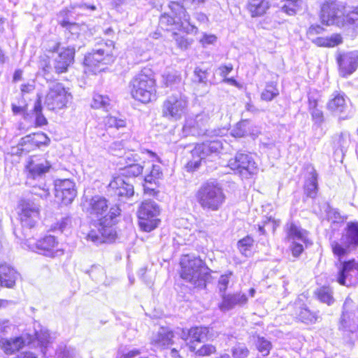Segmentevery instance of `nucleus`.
<instances>
[{"mask_svg": "<svg viewBox=\"0 0 358 358\" xmlns=\"http://www.w3.org/2000/svg\"><path fill=\"white\" fill-rule=\"evenodd\" d=\"M180 265V276L183 280L195 287H206L210 270L200 257L185 255L181 259Z\"/></svg>", "mask_w": 358, "mask_h": 358, "instance_id": "obj_1", "label": "nucleus"}, {"mask_svg": "<svg viewBox=\"0 0 358 358\" xmlns=\"http://www.w3.org/2000/svg\"><path fill=\"white\" fill-rule=\"evenodd\" d=\"M194 196L200 207L208 211L219 210L226 199L221 185L215 180L203 182L196 192Z\"/></svg>", "mask_w": 358, "mask_h": 358, "instance_id": "obj_2", "label": "nucleus"}, {"mask_svg": "<svg viewBox=\"0 0 358 358\" xmlns=\"http://www.w3.org/2000/svg\"><path fill=\"white\" fill-rule=\"evenodd\" d=\"M51 168V164L45 158H31L25 165L27 172V184L33 187L31 193L42 199H46L50 195L49 188L46 184L41 185L34 183V180L43 179L46 173Z\"/></svg>", "mask_w": 358, "mask_h": 358, "instance_id": "obj_3", "label": "nucleus"}, {"mask_svg": "<svg viewBox=\"0 0 358 358\" xmlns=\"http://www.w3.org/2000/svg\"><path fill=\"white\" fill-rule=\"evenodd\" d=\"M131 96L143 103H148L156 96L155 80L150 70H143L130 82Z\"/></svg>", "mask_w": 358, "mask_h": 358, "instance_id": "obj_4", "label": "nucleus"}, {"mask_svg": "<svg viewBox=\"0 0 358 358\" xmlns=\"http://www.w3.org/2000/svg\"><path fill=\"white\" fill-rule=\"evenodd\" d=\"M120 215V209L117 207L110 208L108 213L100 219L98 222V230L91 229L86 236V239L98 245L103 243L106 239L111 241L115 239L116 232L113 228L114 220Z\"/></svg>", "mask_w": 358, "mask_h": 358, "instance_id": "obj_5", "label": "nucleus"}, {"mask_svg": "<svg viewBox=\"0 0 358 358\" xmlns=\"http://www.w3.org/2000/svg\"><path fill=\"white\" fill-rule=\"evenodd\" d=\"M169 7L175 17L166 13L162 15L159 18V26L162 29L169 30L170 27L176 24L187 33L196 32L197 28L190 23V16L183 6L177 2H171Z\"/></svg>", "mask_w": 358, "mask_h": 358, "instance_id": "obj_6", "label": "nucleus"}, {"mask_svg": "<svg viewBox=\"0 0 358 358\" xmlns=\"http://www.w3.org/2000/svg\"><path fill=\"white\" fill-rule=\"evenodd\" d=\"M331 247L334 255L341 260L358 247V222H348L339 241H332Z\"/></svg>", "mask_w": 358, "mask_h": 358, "instance_id": "obj_7", "label": "nucleus"}, {"mask_svg": "<svg viewBox=\"0 0 358 358\" xmlns=\"http://www.w3.org/2000/svg\"><path fill=\"white\" fill-rule=\"evenodd\" d=\"M188 99L181 92L168 96L162 106V115L169 121L180 120L187 112Z\"/></svg>", "mask_w": 358, "mask_h": 358, "instance_id": "obj_8", "label": "nucleus"}, {"mask_svg": "<svg viewBox=\"0 0 358 358\" xmlns=\"http://www.w3.org/2000/svg\"><path fill=\"white\" fill-rule=\"evenodd\" d=\"M159 207L153 201L143 202L138 210L139 226L145 231L155 229L160 220L157 218L159 215Z\"/></svg>", "mask_w": 358, "mask_h": 358, "instance_id": "obj_9", "label": "nucleus"}, {"mask_svg": "<svg viewBox=\"0 0 358 358\" xmlns=\"http://www.w3.org/2000/svg\"><path fill=\"white\" fill-rule=\"evenodd\" d=\"M210 117L208 114L201 113L188 117L182 127V132L185 136H211L208 130Z\"/></svg>", "mask_w": 358, "mask_h": 358, "instance_id": "obj_10", "label": "nucleus"}, {"mask_svg": "<svg viewBox=\"0 0 358 358\" xmlns=\"http://www.w3.org/2000/svg\"><path fill=\"white\" fill-rule=\"evenodd\" d=\"M71 98V94L68 92L62 84L53 83L49 87L44 104L48 110H59L66 106Z\"/></svg>", "mask_w": 358, "mask_h": 358, "instance_id": "obj_11", "label": "nucleus"}, {"mask_svg": "<svg viewBox=\"0 0 358 358\" xmlns=\"http://www.w3.org/2000/svg\"><path fill=\"white\" fill-rule=\"evenodd\" d=\"M287 239L289 242V248L294 257H299L303 251V244L310 245L307 231L294 223H290L287 228Z\"/></svg>", "mask_w": 358, "mask_h": 358, "instance_id": "obj_12", "label": "nucleus"}, {"mask_svg": "<svg viewBox=\"0 0 358 358\" xmlns=\"http://www.w3.org/2000/svg\"><path fill=\"white\" fill-rule=\"evenodd\" d=\"M19 217L22 227L32 228L34 227L39 215V204L34 199H23L19 203Z\"/></svg>", "mask_w": 358, "mask_h": 358, "instance_id": "obj_13", "label": "nucleus"}, {"mask_svg": "<svg viewBox=\"0 0 358 358\" xmlns=\"http://www.w3.org/2000/svg\"><path fill=\"white\" fill-rule=\"evenodd\" d=\"M336 281L346 287L358 285V262L352 259L343 262L336 275Z\"/></svg>", "mask_w": 358, "mask_h": 358, "instance_id": "obj_14", "label": "nucleus"}, {"mask_svg": "<svg viewBox=\"0 0 358 358\" xmlns=\"http://www.w3.org/2000/svg\"><path fill=\"white\" fill-rule=\"evenodd\" d=\"M106 43L104 47L93 50L85 57L84 64L90 67H96L99 64H108L112 61L113 45Z\"/></svg>", "mask_w": 358, "mask_h": 358, "instance_id": "obj_15", "label": "nucleus"}, {"mask_svg": "<svg viewBox=\"0 0 358 358\" xmlns=\"http://www.w3.org/2000/svg\"><path fill=\"white\" fill-rule=\"evenodd\" d=\"M31 250L45 256L54 257L62 255L63 249L59 247V243L54 236H45L38 240Z\"/></svg>", "mask_w": 358, "mask_h": 358, "instance_id": "obj_16", "label": "nucleus"}, {"mask_svg": "<svg viewBox=\"0 0 358 358\" xmlns=\"http://www.w3.org/2000/svg\"><path fill=\"white\" fill-rule=\"evenodd\" d=\"M220 144L217 141H211L207 143L189 144L181 148L182 151L179 152L181 155H187L191 154L192 157H208L216 153Z\"/></svg>", "mask_w": 358, "mask_h": 358, "instance_id": "obj_17", "label": "nucleus"}, {"mask_svg": "<svg viewBox=\"0 0 358 358\" xmlns=\"http://www.w3.org/2000/svg\"><path fill=\"white\" fill-rule=\"evenodd\" d=\"M342 10L335 2H327L321 8L320 18L322 22L327 25L336 24L341 26Z\"/></svg>", "mask_w": 358, "mask_h": 358, "instance_id": "obj_18", "label": "nucleus"}, {"mask_svg": "<svg viewBox=\"0 0 358 358\" xmlns=\"http://www.w3.org/2000/svg\"><path fill=\"white\" fill-rule=\"evenodd\" d=\"M75 48L68 47L63 48L54 58V71L57 74L67 71L69 66L72 64L74 58Z\"/></svg>", "mask_w": 358, "mask_h": 358, "instance_id": "obj_19", "label": "nucleus"}, {"mask_svg": "<svg viewBox=\"0 0 358 358\" xmlns=\"http://www.w3.org/2000/svg\"><path fill=\"white\" fill-rule=\"evenodd\" d=\"M250 158H230L228 166L231 169L237 171L245 178L255 173L257 166Z\"/></svg>", "mask_w": 358, "mask_h": 358, "instance_id": "obj_20", "label": "nucleus"}, {"mask_svg": "<svg viewBox=\"0 0 358 358\" xmlns=\"http://www.w3.org/2000/svg\"><path fill=\"white\" fill-rule=\"evenodd\" d=\"M340 73L345 77L352 74L358 66V55L350 52L341 55L338 58Z\"/></svg>", "mask_w": 358, "mask_h": 358, "instance_id": "obj_21", "label": "nucleus"}, {"mask_svg": "<svg viewBox=\"0 0 358 358\" xmlns=\"http://www.w3.org/2000/svg\"><path fill=\"white\" fill-rule=\"evenodd\" d=\"M208 334V329L205 327H192L189 330H182L180 337L185 341H189V350L192 352L195 351L196 348L194 347L192 343L194 341L196 342H202L206 338Z\"/></svg>", "mask_w": 358, "mask_h": 358, "instance_id": "obj_22", "label": "nucleus"}, {"mask_svg": "<svg viewBox=\"0 0 358 358\" xmlns=\"http://www.w3.org/2000/svg\"><path fill=\"white\" fill-rule=\"evenodd\" d=\"M109 187L120 199H130L134 195L133 185L126 182L122 177L114 178L110 182Z\"/></svg>", "mask_w": 358, "mask_h": 358, "instance_id": "obj_23", "label": "nucleus"}, {"mask_svg": "<svg viewBox=\"0 0 358 358\" xmlns=\"http://www.w3.org/2000/svg\"><path fill=\"white\" fill-rule=\"evenodd\" d=\"M222 302L219 305L220 309L226 312L235 308L236 306H243L248 302V297L243 293L223 294Z\"/></svg>", "mask_w": 358, "mask_h": 358, "instance_id": "obj_24", "label": "nucleus"}, {"mask_svg": "<svg viewBox=\"0 0 358 358\" xmlns=\"http://www.w3.org/2000/svg\"><path fill=\"white\" fill-rule=\"evenodd\" d=\"M31 336L25 334L6 340L2 343V348L7 355H12L31 342Z\"/></svg>", "mask_w": 358, "mask_h": 358, "instance_id": "obj_25", "label": "nucleus"}, {"mask_svg": "<svg viewBox=\"0 0 358 358\" xmlns=\"http://www.w3.org/2000/svg\"><path fill=\"white\" fill-rule=\"evenodd\" d=\"M88 210L92 217L100 222V219L108 213L106 199L99 196L92 197Z\"/></svg>", "mask_w": 358, "mask_h": 358, "instance_id": "obj_26", "label": "nucleus"}, {"mask_svg": "<svg viewBox=\"0 0 358 358\" xmlns=\"http://www.w3.org/2000/svg\"><path fill=\"white\" fill-rule=\"evenodd\" d=\"M19 277V273L14 268L7 264H0V285L12 288Z\"/></svg>", "mask_w": 358, "mask_h": 358, "instance_id": "obj_27", "label": "nucleus"}, {"mask_svg": "<svg viewBox=\"0 0 358 358\" xmlns=\"http://www.w3.org/2000/svg\"><path fill=\"white\" fill-rule=\"evenodd\" d=\"M174 337L173 331L168 328L162 327L157 334L154 335L151 343L157 348H162L173 343L172 338Z\"/></svg>", "mask_w": 358, "mask_h": 358, "instance_id": "obj_28", "label": "nucleus"}, {"mask_svg": "<svg viewBox=\"0 0 358 358\" xmlns=\"http://www.w3.org/2000/svg\"><path fill=\"white\" fill-rule=\"evenodd\" d=\"M306 170L308 176L304 186L305 192L308 196L313 198L316 196L317 190V173L311 165H308Z\"/></svg>", "mask_w": 358, "mask_h": 358, "instance_id": "obj_29", "label": "nucleus"}, {"mask_svg": "<svg viewBox=\"0 0 358 358\" xmlns=\"http://www.w3.org/2000/svg\"><path fill=\"white\" fill-rule=\"evenodd\" d=\"M272 0H250L247 8L252 17H258L264 15L269 8Z\"/></svg>", "mask_w": 358, "mask_h": 358, "instance_id": "obj_30", "label": "nucleus"}, {"mask_svg": "<svg viewBox=\"0 0 358 358\" xmlns=\"http://www.w3.org/2000/svg\"><path fill=\"white\" fill-rule=\"evenodd\" d=\"M339 329L347 332H355L358 330V320L355 313H343Z\"/></svg>", "mask_w": 358, "mask_h": 358, "instance_id": "obj_31", "label": "nucleus"}, {"mask_svg": "<svg viewBox=\"0 0 358 358\" xmlns=\"http://www.w3.org/2000/svg\"><path fill=\"white\" fill-rule=\"evenodd\" d=\"M349 134L347 132H341L336 136L334 139V145L338 148L335 151V155L344 157L346 154L347 147L349 144Z\"/></svg>", "mask_w": 358, "mask_h": 358, "instance_id": "obj_32", "label": "nucleus"}, {"mask_svg": "<svg viewBox=\"0 0 358 358\" xmlns=\"http://www.w3.org/2000/svg\"><path fill=\"white\" fill-rule=\"evenodd\" d=\"M344 12L342 11V23L341 26L344 25H355L358 27V6L354 8L352 10H347L344 8Z\"/></svg>", "mask_w": 358, "mask_h": 358, "instance_id": "obj_33", "label": "nucleus"}, {"mask_svg": "<svg viewBox=\"0 0 358 358\" xmlns=\"http://www.w3.org/2000/svg\"><path fill=\"white\" fill-rule=\"evenodd\" d=\"M309 110L315 124L321 125L324 121V114L322 110L317 108V101L315 99H309Z\"/></svg>", "mask_w": 358, "mask_h": 358, "instance_id": "obj_34", "label": "nucleus"}, {"mask_svg": "<svg viewBox=\"0 0 358 358\" xmlns=\"http://www.w3.org/2000/svg\"><path fill=\"white\" fill-rule=\"evenodd\" d=\"M252 341L255 342L259 352H261L263 356H266L269 354L271 349V343L269 341L259 335H253Z\"/></svg>", "mask_w": 358, "mask_h": 358, "instance_id": "obj_35", "label": "nucleus"}, {"mask_svg": "<svg viewBox=\"0 0 358 358\" xmlns=\"http://www.w3.org/2000/svg\"><path fill=\"white\" fill-rule=\"evenodd\" d=\"M313 42L317 46L334 47L342 42V38L339 34H334L329 38L318 37Z\"/></svg>", "mask_w": 358, "mask_h": 358, "instance_id": "obj_36", "label": "nucleus"}, {"mask_svg": "<svg viewBox=\"0 0 358 358\" xmlns=\"http://www.w3.org/2000/svg\"><path fill=\"white\" fill-rule=\"evenodd\" d=\"M297 316L299 320L306 324L315 323L319 318L317 313L310 311L306 307L301 308Z\"/></svg>", "mask_w": 358, "mask_h": 358, "instance_id": "obj_37", "label": "nucleus"}, {"mask_svg": "<svg viewBox=\"0 0 358 358\" xmlns=\"http://www.w3.org/2000/svg\"><path fill=\"white\" fill-rule=\"evenodd\" d=\"M91 106L94 108H103L108 110L110 106V100L107 96L96 94L93 96Z\"/></svg>", "mask_w": 358, "mask_h": 358, "instance_id": "obj_38", "label": "nucleus"}, {"mask_svg": "<svg viewBox=\"0 0 358 358\" xmlns=\"http://www.w3.org/2000/svg\"><path fill=\"white\" fill-rule=\"evenodd\" d=\"M279 94V91L276 87V85L273 82L268 83L265 90L261 94L262 100L270 101Z\"/></svg>", "mask_w": 358, "mask_h": 358, "instance_id": "obj_39", "label": "nucleus"}, {"mask_svg": "<svg viewBox=\"0 0 358 358\" xmlns=\"http://www.w3.org/2000/svg\"><path fill=\"white\" fill-rule=\"evenodd\" d=\"M345 106V100L344 96L341 94H337L334 99L330 100L328 103L327 107L331 111L342 112Z\"/></svg>", "mask_w": 358, "mask_h": 358, "instance_id": "obj_40", "label": "nucleus"}, {"mask_svg": "<svg viewBox=\"0 0 358 358\" xmlns=\"http://www.w3.org/2000/svg\"><path fill=\"white\" fill-rule=\"evenodd\" d=\"M332 294L333 292L331 289L328 287H322L317 292L318 299L321 302L327 303L329 306L331 305L334 301Z\"/></svg>", "mask_w": 358, "mask_h": 358, "instance_id": "obj_41", "label": "nucleus"}, {"mask_svg": "<svg viewBox=\"0 0 358 358\" xmlns=\"http://www.w3.org/2000/svg\"><path fill=\"white\" fill-rule=\"evenodd\" d=\"M234 275L232 271H228L221 275L218 280L217 287L222 294H225L231 282H233Z\"/></svg>", "mask_w": 358, "mask_h": 358, "instance_id": "obj_42", "label": "nucleus"}, {"mask_svg": "<svg viewBox=\"0 0 358 358\" xmlns=\"http://www.w3.org/2000/svg\"><path fill=\"white\" fill-rule=\"evenodd\" d=\"M253 242L252 238L249 236L242 238L238 242V249L243 255L245 257L250 255Z\"/></svg>", "mask_w": 358, "mask_h": 358, "instance_id": "obj_43", "label": "nucleus"}, {"mask_svg": "<svg viewBox=\"0 0 358 358\" xmlns=\"http://www.w3.org/2000/svg\"><path fill=\"white\" fill-rule=\"evenodd\" d=\"M56 196L60 199L63 203L67 205L71 203L76 196V191L75 189L69 190L55 189Z\"/></svg>", "mask_w": 358, "mask_h": 358, "instance_id": "obj_44", "label": "nucleus"}, {"mask_svg": "<svg viewBox=\"0 0 358 358\" xmlns=\"http://www.w3.org/2000/svg\"><path fill=\"white\" fill-rule=\"evenodd\" d=\"M164 83L166 87H177L182 83V77L176 71L171 72L164 76Z\"/></svg>", "mask_w": 358, "mask_h": 358, "instance_id": "obj_45", "label": "nucleus"}, {"mask_svg": "<svg viewBox=\"0 0 358 358\" xmlns=\"http://www.w3.org/2000/svg\"><path fill=\"white\" fill-rule=\"evenodd\" d=\"M34 111L36 115V124L37 126L41 127L47 124L48 121L42 114V106L41 98L38 97L37 101L35 103Z\"/></svg>", "mask_w": 358, "mask_h": 358, "instance_id": "obj_46", "label": "nucleus"}, {"mask_svg": "<svg viewBox=\"0 0 358 358\" xmlns=\"http://www.w3.org/2000/svg\"><path fill=\"white\" fill-rule=\"evenodd\" d=\"M248 120H243L238 122L231 131V135L236 138H241L247 135Z\"/></svg>", "mask_w": 358, "mask_h": 358, "instance_id": "obj_47", "label": "nucleus"}, {"mask_svg": "<svg viewBox=\"0 0 358 358\" xmlns=\"http://www.w3.org/2000/svg\"><path fill=\"white\" fill-rule=\"evenodd\" d=\"M35 336L42 347H46L52 340L49 331L46 329H41L39 331H36Z\"/></svg>", "mask_w": 358, "mask_h": 358, "instance_id": "obj_48", "label": "nucleus"}, {"mask_svg": "<svg viewBox=\"0 0 358 358\" xmlns=\"http://www.w3.org/2000/svg\"><path fill=\"white\" fill-rule=\"evenodd\" d=\"M122 174L129 177H135L143 171V166L138 164H131L122 169Z\"/></svg>", "mask_w": 358, "mask_h": 358, "instance_id": "obj_49", "label": "nucleus"}, {"mask_svg": "<svg viewBox=\"0 0 358 358\" xmlns=\"http://www.w3.org/2000/svg\"><path fill=\"white\" fill-rule=\"evenodd\" d=\"M104 124L108 128L120 129L126 126V122L122 119H117V117L108 115L104 119Z\"/></svg>", "mask_w": 358, "mask_h": 358, "instance_id": "obj_50", "label": "nucleus"}, {"mask_svg": "<svg viewBox=\"0 0 358 358\" xmlns=\"http://www.w3.org/2000/svg\"><path fill=\"white\" fill-rule=\"evenodd\" d=\"M162 176L160 166L159 165H152V169L150 171V174L145 176L144 181L146 182L155 183L159 178Z\"/></svg>", "mask_w": 358, "mask_h": 358, "instance_id": "obj_51", "label": "nucleus"}, {"mask_svg": "<svg viewBox=\"0 0 358 358\" xmlns=\"http://www.w3.org/2000/svg\"><path fill=\"white\" fill-rule=\"evenodd\" d=\"M39 67L43 71L44 76H48L55 72L54 66H52L48 57H41L39 62Z\"/></svg>", "mask_w": 358, "mask_h": 358, "instance_id": "obj_52", "label": "nucleus"}, {"mask_svg": "<svg viewBox=\"0 0 358 358\" xmlns=\"http://www.w3.org/2000/svg\"><path fill=\"white\" fill-rule=\"evenodd\" d=\"M173 38L176 42L178 47L182 50H186L192 44V41L178 35L176 33H173Z\"/></svg>", "mask_w": 358, "mask_h": 358, "instance_id": "obj_53", "label": "nucleus"}, {"mask_svg": "<svg viewBox=\"0 0 358 358\" xmlns=\"http://www.w3.org/2000/svg\"><path fill=\"white\" fill-rule=\"evenodd\" d=\"M61 25L64 27H66L69 30V32L72 35V36L78 37L79 36L80 27L76 23H70L68 21L63 20L61 22Z\"/></svg>", "mask_w": 358, "mask_h": 358, "instance_id": "obj_54", "label": "nucleus"}, {"mask_svg": "<svg viewBox=\"0 0 358 358\" xmlns=\"http://www.w3.org/2000/svg\"><path fill=\"white\" fill-rule=\"evenodd\" d=\"M215 352V347L207 344L201 346L198 350L196 351L195 354L199 356H209L213 353Z\"/></svg>", "mask_w": 358, "mask_h": 358, "instance_id": "obj_55", "label": "nucleus"}, {"mask_svg": "<svg viewBox=\"0 0 358 358\" xmlns=\"http://www.w3.org/2000/svg\"><path fill=\"white\" fill-rule=\"evenodd\" d=\"M232 352L236 358H245L248 356L249 351L245 346L238 345L234 348Z\"/></svg>", "mask_w": 358, "mask_h": 358, "instance_id": "obj_56", "label": "nucleus"}, {"mask_svg": "<svg viewBox=\"0 0 358 358\" xmlns=\"http://www.w3.org/2000/svg\"><path fill=\"white\" fill-rule=\"evenodd\" d=\"M71 222V219L69 217H64L59 222L57 223L54 226L53 229L59 230L61 232H64L70 227Z\"/></svg>", "mask_w": 358, "mask_h": 358, "instance_id": "obj_57", "label": "nucleus"}, {"mask_svg": "<svg viewBox=\"0 0 358 358\" xmlns=\"http://www.w3.org/2000/svg\"><path fill=\"white\" fill-rule=\"evenodd\" d=\"M195 80L201 83H206L208 78V73L206 71H203L199 67H196L194 71Z\"/></svg>", "mask_w": 358, "mask_h": 358, "instance_id": "obj_58", "label": "nucleus"}, {"mask_svg": "<svg viewBox=\"0 0 358 358\" xmlns=\"http://www.w3.org/2000/svg\"><path fill=\"white\" fill-rule=\"evenodd\" d=\"M74 183L69 180H61L59 183L55 185V189H61V190H69L71 189H75Z\"/></svg>", "mask_w": 358, "mask_h": 358, "instance_id": "obj_59", "label": "nucleus"}, {"mask_svg": "<svg viewBox=\"0 0 358 358\" xmlns=\"http://www.w3.org/2000/svg\"><path fill=\"white\" fill-rule=\"evenodd\" d=\"M202 158H193L185 165L187 171H194L198 169L201 165Z\"/></svg>", "mask_w": 358, "mask_h": 358, "instance_id": "obj_60", "label": "nucleus"}, {"mask_svg": "<svg viewBox=\"0 0 358 358\" xmlns=\"http://www.w3.org/2000/svg\"><path fill=\"white\" fill-rule=\"evenodd\" d=\"M355 305L354 301L350 297H347L343 304V313H355Z\"/></svg>", "mask_w": 358, "mask_h": 358, "instance_id": "obj_61", "label": "nucleus"}, {"mask_svg": "<svg viewBox=\"0 0 358 358\" xmlns=\"http://www.w3.org/2000/svg\"><path fill=\"white\" fill-rule=\"evenodd\" d=\"M216 40L217 37L215 35L204 34L199 41L204 46L206 45L213 44Z\"/></svg>", "mask_w": 358, "mask_h": 358, "instance_id": "obj_62", "label": "nucleus"}, {"mask_svg": "<svg viewBox=\"0 0 358 358\" xmlns=\"http://www.w3.org/2000/svg\"><path fill=\"white\" fill-rule=\"evenodd\" d=\"M141 354V351L137 349H133L127 353L118 355L116 358H134Z\"/></svg>", "mask_w": 358, "mask_h": 358, "instance_id": "obj_63", "label": "nucleus"}, {"mask_svg": "<svg viewBox=\"0 0 358 358\" xmlns=\"http://www.w3.org/2000/svg\"><path fill=\"white\" fill-rule=\"evenodd\" d=\"M323 30L324 29L318 24L311 25L309 27L307 34L309 36H313L315 34H320Z\"/></svg>", "mask_w": 358, "mask_h": 358, "instance_id": "obj_64", "label": "nucleus"}]
</instances>
